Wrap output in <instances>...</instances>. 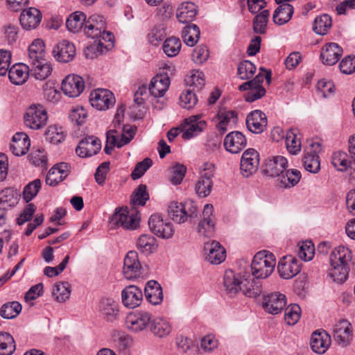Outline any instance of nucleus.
I'll return each mask as SVG.
<instances>
[{
	"label": "nucleus",
	"instance_id": "1",
	"mask_svg": "<svg viewBox=\"0 0 355 355\" xmlns=\"http://www.w3.org/2000/svg\"><path fill=\"white\" fill-rule=\"evenodd\" d=\"M352 259V252L347 247L340 245L331 252L329 256L331 268L329 275L334 282L342 284L346 281Z\"/></svg>",
	"mask_w": 355,
	"mask_h": 355
},
{
	"label": "nucleus",
	"instance_id": "2",
	"mask_svg": "<svg viewBox=\"0 0 355 355\" xmlns=\"http://www.w3.org/2000/svg\"><path fill=\"white\" fill-rule=\"evenodd\" d=\"M275 264L276 261L272 253L266 250L260 251L254 255L252 259V275L258 280L266 279L273 272Z\"/></svg>",
	"mask_w": 355,
	"mask_h": 355
},
{
	"label": "nucleus",
	"instance_id": "3",
	"mask_svg": "<svg viewBox=\"0 0 355 355\" xmlns=\"http://www.w3.org/2000/svg\"><path fill=\"white\" fill-rule=\"evenodd\" d=\"M261 70L264 71L263 68ZM272 78L271 71H266V73H259L255 78L251 80L247 81L241 84L239 87L241 92L247 91L248 92L245 95V99L248 102H254L262 98L266 94V89L262 86L263 80L266 79L268 85L270 83Z\"/></svg>",
	"mask_w": 355,
	"mask_h": 355
},
{
	"label": "nucleus",
	"instance_id": "4",
	"mask_svg": "<svg viewBox=\"0 0 355 355\" xmlns=\"http://www.w3.org/2000/svg\"><path fill=\"white\" fill-rule=\"evenodd\" d=\"M198 213V208L193 202H172L168 209L169 217L179 224L185 223L189 218H196Z\"/></svg>",
	"mask_w": 355,
	"mask_h": 355
},
{
	"label": "nucleus",
	"instance_id": "5",
	"mask_svg": "<svg viewBox=\"0 0 355 355\" xmlns=\"http://www.w3.org/2000/svg\"><path fill=\"white\" fill-rule=\"evenodd\" d=\"M48 116L44 107L41 104H32L24 115V124L33 130L42 128L47 122Z\"/></svg>",
	"mask_w": 355,
	"mask_h": 355
},
{
	"label": "nucleus",
	"instance_id": "6",
	"mask_svg": "<svg viewBox=\"0 0 355 355\" xmlns=\"http://www.w3.org/2000/svg\"><path fill=\"white\" fill-rule=\"evenodd\" d=\"M123 275L128 279H133L145 276L144 269L141 266L136 251H129L123 261Z\"/></svg>",
	"mask_w": 355,
	"mask_h": 355
},
{
	"label": "nucleus",
	"instance_id": "7",
	"mask_svg": "<svg viewBox=\"0 0 355 355\" xmlns=\"http://www.w3.org/2000/svg\"><path fill=\"white\" fill-rule=\"evenodd\" d=\"M322 148L319 142L311 141L309 148L305 150L302 159L304 168L312 173H317L320 169L318 154Z\"/></svg>",
	"mask_w": 355,
	"mask_h": 355
},
{
	"label": "nucleus",
	"instance_id": "8",
	"mask_svg": "<svg viewBox=\"0 0 355 355\" xmlns=\"http://www.w3.org/2000/svg\"><path fill=\"white\" fill-rule=\"evenodd\" d=\"M148 226L150 231L162 239H170L174 234V230L171 223L164 220L158 214H153L148 220Z\"/></svg>",
	"mask_w": 355,
	"mask_h": 355
},
{
	"label": "nucleus",
	"instance_id": "9",
	"mask_svg": "<svg viewBox=\"0 0 355 355\" xmlns=\"http://www.w3.org/2000/svg\"><path fill=\"white\" fill-rule=\"evenodd\" d=\"M91 105L99 110H105L113 106L115 103L114 94L108 89H97L89 95Z\"/></svg>",
	"mask_w": 355,
	"mask_h": 355
},
{
	"label": "nucleus",
	"instance_id": "10",
	"mask_svg": "<svg viewBox=\"0 0 355 355\" xmlns=\"http://www.w3.org/2000/svg\"><path fill=\"white\" fill-rule=\"evenodd\" d=\"M259 164V153L253 148L247 149L241 159L240 169L242 175L245 178L250 177L257 171Z\"/></svg>",
	"mask_w": 355,
	"mask_h": 355
},
{
	"label": "nucleus",
	"instance_id": "11",
	"mask_svg": "<svg viewBox=\"0 0 355 355\" xmlns=\"http://www.w3.org/2000/svg\"><path fill=\"white\" fill-rule=\"evenodd\" d=\"M214 166L211 164H205L203 171L201 172L200 179L196 184V191L199 197L204 198L211 193L214 177Z\"/></svg>",
	"mask_w": 355,
	"mask_h": 355
},
{
	"label": "nucleus",
	"instance_id": "12",
	"mask_svg": "<svg viewBox=\"0 0 355 355\" xmlns=\"http://www.w3.org/2000/svg\"><path fill=\"white\" fill-rule=\"evenodd\" d=\"M101 149V141L95 136H87L82 139L76 148V154L80 157L96 155Z\"/></svg>",
	"mask_w": 355,
	"mask_h": 355
},
{
	"label": "nucleus",
	"instance_id": "13",
	"mask_svg": "<svg viewBox=\"0 0 355 355\" xmlns=\"http://www.w3.org/2000/svg\"><path fill=\"white\" fill-rule=\"evenodd\" d=\"M151 315L146 311H135L129 313L125 320L126 327L135 332L145 329L150 324Z\"/></svg>",
	"mask_w": 355,
	"mask_h": 355
},
{
	"label": "nucleus",
	"instance_id": "14",
	"mask_svg": "<svg viewBox=\"0 0 355 355\" xmlns=\"http://www.w3.org/2000/svg\"><path fill=\"white\" fill-rule=\"evenodd\" d=\"M52 53L56 60L67 63L73 60L76 51L73 43L68 40H62L55 46Z\"/></svg>",
	"mask_w": 355,
	"mask_h": 355
},
{
	"label": "nucleus",
	"instance_id": "15",
	"mask_svg": "<svg viewBox=\"0 0 355 355\" xmlns=\"http://www.w3.org/2000/svg\"><path fill=\"white\" fill-rule=\"evenodd\" d=\"M245 123L250 132L260 134L266 130L268 120L265 113L259 110H255L248 114Z\"/></svg>",
	"mask_w": 355,
	"mask_h": 355
},
{
	"label": "nucleus",
	"instance_id": "16",
	"mask_svg": "<svg viewBox=\"0 0 355 355\" xmlns=\"http://www.w3.org/2000/svg\"><path fill=\"white\" fill-rule=\"evenodd\" d=\"M85 83L82 77L76 75L67 76L62 83V90L69 97H77L84 90Z\"/></svg>",
	"mask_w": 355,
	"mask_h": 355
},
{
	"label": "nucleus",
	"instance_id": "17",
	"mask_svg": "<svg viewBox=\"0 0 355 355\" xmlns=\"http://www.w3.org/2000/svg\"><path fill=\"white\" fill-rule=\"evenodd\" d=\"M213 209V205L211 204H207L205 206L202 219L200 220L198 226L199 234L205 237L212 236L215 232V221L212 217Z\"/></svg>",
	"mask_w": 355,
	"mask_h": 355
},
{
	"label": "nucleus",
	"instance_id": "18",
	"mask_svg": "<svg viewBox=\"0 0 355 355\" xmlns=\"http://www.w3.org/2000/svg\"><path fill=\"white\" fill-rule=\"evenodd\" d=\"M129 218V209L125 207H118L114 213L110 217V223L114 227H121L125 230H133L137 228V220L130 219L129 222L126 219Z\"/></svg>",
	"mask_w": 355,
	"mask_h": 355
},
{
	"label": "nucleus",
	"instance_id": "19",
	"mask_svg": "<svg viewBox=\"0 0 355 355\" xmlns=\"http://www.w3.org/2000/svg\"><path fill=\"white\" fill-rule=\"evenodd\" d=\"M286 304L285 295L280 293H270L264 297L263 308L270 314L276 315L282 312Z\"/></svg>",
	"mask_w": 355,
	"mask_h": 355
},
{
	"label": "nucleus",
	"instance_id": "20",
	"mask_svg": "<svg viewBox=\"0 0 355 355\" xmlns=\"http://www.w3.org/2000/svg\"><path fill=\"white\" fill-rule=\"evenodd\" d=\"M333 336L338 345L347 347L352 340L351 324L346 320H340L334 326Z\"/></svg>",
	"mask_w": 355,
	"mask_h": 355
},
{
	"label": "nucleus",
	"instance_id": "21",
	"mask_svg": "<svg viewBox=\"0 0 355 355\" xmlns=\"http://www.w3.org/2000/svg\"><path fill=\"white\" fill-rule=\"evenodd\" d=\"M287 164V159L284 157H274L266 161L263 173L268 176L277 178V179L286 170Z\"/></svg>",
	"mask_w": 355,
	"mask_h": 355
},
{
	"label": "nucleus",
	"instance_id": "22",
	"mask_svg": "<svg viewBox=\"0 0 355 355\" xmlns=\"http://www.w3.org/2000/svg\"><path fill=\"white\" fill-rule=\"evenodd\" d=\"M123 305L130 309H134L140 305L143 300L141 290L134 285L126 286L121 293Z\"/></svg>",
	"mask_w": 355,
	"mask_h": 355
},
{
	"label": "nucleus",
	"instance_id": "23",
	"mask_svg": "<svg viewBox=\"0 0 355 355\" xmlns=\"http://www.w3.org/2000/svg\"><path fill=\"white\" fill-rule=\"evenodd\" d=\"M243 276L236 273L232 270H227L223 277V286L227 295L232 297L241 290Z\"/></svg>",
	"mask_w": 355,
	"mask_h": 355
},
{
	"label": "nucleus",
	"instance_id": "24",
	"mask_svg": "<svg viewBox=\"0 0 355 355\" xmlns=\"http://www.w3.org/2000/svg\"><path fill=\"white\" fill-rule=\"evenodd\" d=\"M330 345L331 337L326 331L316 330L312 334L310 346L314 352L322 354L327 352Z\"/></svg>",
	"mask_w": 355,
	"mask_h": 355
},
{
	"label": "nucleus",
	"instance_id": "25",
	"mask_svg": "<svg viewBox=\"0 0 355 355\" xmlns=\"http://www.w3.org/2000/svg\"><path fill=\"white\" fill-rule=\"evenodd\" d=\"M28 63L31 76L37 80H44L51 74L52 66L45 58L37 59V61H28Z\"/></svg>",
	"mask_w": 355,
	"mask_h": 355
},
{
	"label": "nucleus",
	"instance_id": "26",
	"mask_svg": "<svg viewBox=\"0 0 355 355\" xmlns=\"http://www.w3.org/2000/svg\"><path fill=\"white\" fill-rule=\"evenodd\" d=\"M246 144V139L243 133L233 131L226 135L223 144L227 151L236 154L243 149Z\"/></svg>",
	"mask_w": 355,
	"mask_h": 355
},
{
	"label": "nucleus",
	"instance_id": "27",
	"mask_svg": "<svg viewBox=\"0 0 355 355\" xmlns=\"http://www.w3.org/2000/svg\"><path fill=\"white\" fill-rule=\"evenodd\" d=\"M207 123L205 121H200L196 116H192L186 119L184 121L183 132L182 137L185 139H190L203 131Z\"/></svg>",
	"mask_w": 355,
	"mask_h": 355
},
{
	"label": "nucleus",
	"instance_id": "28",
	"mask_svg": "<svg viewBox=\"0 0 355 355\" xmlns=\"http://www.w3.org/2000/svg\"><path fill=\"white\" fill-rule=\"evenodd\" d=\"M343 54V49L336 43L326 44L322 49L320 58L327 65H334Z\"/></svg>",
	"mask_w": 355,
	"mask_h": 355
},
{
	"label": "nucleus",
	"instance_id": "29",
	"mask_svg": "<svg viewBox=\"0 0 355 355\" xmlns=\"http://www.w3.org/2000/svg\"><path fill=\"white\" fill-rule=\"evenodd\" d=\"M277 270L281 277L288 279L300 272V267L297 260L290 257L279 262Z\"/></svg>",
	"mask_w": 355,
	"mask_h": 355
},
{
	"label": "nucleus",
	"instance_id": "30",
	"mask_svg": "<svg viewBox=\"0 0 355 355\" xmlns=\"http://www.w3.org/2000/svg\"><path fill=\"white\" fill-rule=\"evenodd\" d=\"M28 64L17 63L8 70V77L10 82L16 85L24 84L31 76Z\"/></svg>",
	"mask_w": 355,
	"mask_h": 355
},
{
	"label": "nucleus",
	"instance_id": "31",
	"mask_svg": "<svg viewBox=\"0 0 355 355\" xmlns=\"http://www.w3.org/2000/svg\"><path fill=\"white\" fill-rule=\"evenodd\" d=\"M170 80L167 74H157L152 78L148 91L156 98L162 97L168 90Z\"/></svg>",
	"mask_w": 355,
	"mask_h": 355
},
{
	"label": "nucleus",
	"instance_id": "32",
	"mask_svg": "<svg viewBox=\"0 0 355 355\" xmlns=\"http://www.w3.org/2000/svg\"><path fill=\"white\" fill-rule=\"evenodd\" d=\"M106 28L105 21L103 16L93 15L85 22L84 31L92 38L98 37V35Z\"/></svg>",
	"mask_w": 355,
	"mask_h": 355
},
{
	"label": "nucleus",
	"instance_id": "33",
	"mask_svg": "<svg viewBox=\"0 0 355 355\" xmlns=\"http://www.w3.org/2000/svg\"><path fill=\"white\" fill-rule=\"evenodd\" d=\"M205 250L208 251L206 259L212 264H219L225 259V250L218 241L207 243Z\"/></svg>",
	"mask_w": 355,
	"mask_h": 355
},
{
	"label": "nucleus",
	"instance_id": "34",
	"mask_svg": "<svg viewBox=\"0 0 355 355\" xmlns=\"http://www.w3.org/2000/svg\"><path fill=\"white\" fill-rule=\"evenodd\" d=\"M10 144V150L16 156H21L27 153L31 146L28 136L24 132H17L14 135Z\"/></svg>",
	"mask_w": 355,
	"mask_h": 355
},
{
	"label": "nucleus",
	"instance_id": "35",
	"mask_svg": "<svg viewBox=\"0 0 355 355\" xmlns=\"http://www.w3.org/2000/svg\"><path fill=\"white\" fill-rule=\"evenodd\" d=\"M42 15L40 11L35 8H31L28 10L23 11L19 17V21L26 30L35 28L40 23Z\"/></svg>",
	"mask_w": 355,
	"mask_h": 355
},
{
	"label": "nucleus",
	"instance_id": "36",
	"mask_svg": "<svg viewBox=\"0 0 355 355\" xmlns=\"http://www.w3.org/2000/svg\"><path fill=\"white\" fill-rule=\"evenodd\" d=\"M241 291L247 297H257L263 291L261 282L254 277L252 278L250 276L246 278L243 277Z\"/></svg>",
	"mask_w": 355,
	"mask_h": 355
},
{
	"label": "nucleus",
	"instance_id": "37",
	"mask_svg": "<svg viewBox=\"0 0 355 355\" xmlns=\"http://www.w3.org/2000/svg\"><path fill=\"white\" fill-rule=\"evenodd\" d=\"M144 293L147 300L152 304L157 305L163 301L162 288L160 284L155 280L147 282Z\"/></svg>",
	"mask_w": 355,
	"mask_h": 355
},
{
	"label": "nucleus",
	"instance_id": "38",
	"mask_svg": "<svg viewBox=\"0 0 355 355\" xmlns=\"http://www.w3.org/2000/svg\"><path fill=\"white\" fill-rule=\"evenodd\" d=\"M100 311L105 318L109 322H113L118 319L119 304L111 298H103L100 302Z\"/></svg>",
	"mask_w": 355,
	"mask_h": 355
},
{
	"label": "nucleus",
	"instance_id": "39",
	"mask_svg": "<svg viewBox=\"0 0 355 355\" xmlns=\"http://www.w3.org/2000/svg\"><path fill=\"white\" fill-rule=\"evenodd\" d=\"M301 178V173L297 169L284 171L276 180V185L279 188H291L296 185Z\"/></svg>",
	"mask_w": 355,
	"mask_h": 355
},
{
	"label": "nucleus",
	"instance_id": "40",
	"mask_svg": "<svg viewBox=\"0 0 355 355\" xmlns=\"http://www.w3.org/2000/svg\"><path fill=\"white\" fill-rule=\"evenodd\" d=\"M301 178V173L297 169L284 171L276 180V185L279 188H291L296 185Z\"/></svg>",
	"mask_w": 355,
	"mask_h": 355
},
{
	"label": "nucleus",
	"instance_id": "41",
	"mask_svg": "<svg viewBox=\"0 0 355 355\" xmlns=\"http://www.w3.org/2000/svg\"><path fill=\"white\" fill-rule=\"evenodd\" d=\"M197 10L196 5L191 2H185L178 8L176 17L182 24H190L196 17Z\"/></svg>",
	"mask_w": 355,
	"mask_h": 355
},
{
	"label": "nucleus",
	"instance_id": "42",
	"mask_svg": "<svg viewBox=\"0 0 355 355\" xmlns=\"http://www.w3.org/2000/svg\"><path fill=\"white\" fill-rule=\"evenodd\" d=\"M279 5L274 12L272 20L277 25H283L291 19L294 8L292 5L288 3Z\"/></svg>",
	"mask_w": 355,
	"mask_h": 355
},
{
	"label": "nucleus",
	"instance_id": "43",
	"mask_svg": "<svg viewBox=\"0 0 355 355\" xmlns=\"http://www.w3.org/2000/svg\"><path fill=\"white\" fill-rule=\"evenodd\" d=\"M219 121L216 125L218 130L221 135H223L232 124L234 125L237 122V114L232 110L220 111L218 114Z\"/></svg>",
	"mask_w": 355,
	"mask_h": 355
},
{
	"label": "nucleus",
	"instance_id": "44",
	"mask_svg": "<svg viewBox=\"0 0 355 355\" xmlns=\"http://www.w3.org/2000/svg\"><path fill=\"white\" fill-rule=\"evenodd\" d=\"M21 194L17 189L13 188H6L0 193V205L6 209L15 206L19 199Z\"/></svg>",
	"mask_w": 355,
	"mask_h": 355
},
{
	"label": "nucleus",
	"instance_id": "45",
	"mask_svg": "<svg viewBox=\"0 0 355 355\" xmlns=\"http://www.w3.org/2000/svg\"><path fill=\"white\" fill-rule=\"evenodd\" d=\"M150 327L153 334L159 338L168 335L171 331V326L169 322L161 318L151 320Z\"/></svg>",
	"mask_w": 355,
	"mask_h": 355
},
{
	"label": "nucleus",
	"instance_id": "46",
	"mask_svg": "<svg viewBox=\"0 0 355 355\" xmlns=\"http://www.w3.org/2000/svg\"><path fill=\"white\" fill-rule=\"evenodd\" d=\"M200 29L193 24L187 25L182 30V37L184 43L189 46H193L200 38Z\"/></svg>",
	"mask_w": 355,
	"mask_h": 355
},
{
	"label": "nucleus",
	"instance_id": "47",
	"mask_svg": "<svg viewBox=\"0 0 355 355\" xmlns=\"http://www.w3.org/2000/svg\"><path fill=\"white\" fill-rule=\"evenodd\" d=\"M85 22L86 15L82 12L76 11L68 17L66 26L69 31L77 33L85 25Z\"/></svg>",
	"mask_w": 355,
	"mask_h": 355
},
{
	"label": "nucleus",
	"instance_id": "48",
	"mask_svg": "<svg viewBox=\"0 0 355 355\" xmlns=\"http://www.w3.org/2000/svg\"><path fill=\"white\" fill-rule=\"evenodd\" d=\"M137 248L143 253L150 254L157 248L156 239L148 234H141L137 239Z\"/></svg>",
	"mask_w": 355,
	"mask_h": 355
},
{
	"label": "nucleus",
	"instance_id": "49",
	"mask_svg": "<svg viewBox=\"0 0 355 355\" xmlns=\"http://www.w3.org/2000/svg\"><path fill=\"white\" fill-rule=\"evenodd\" d=\"M331 25V17L324 14L315 19L313 29L316 34L323 35L327 34Z\"/></svg>",
	"mask_w": 355,
	"mask_h": 355
},
{
	"label": "nucleus",
	"instance_id": "50",
	"mask_svg": "<svg viewBox=\"0 0 355 355\" xmlns=\"http://www.w3.org/2000/svg\"><path fill=\"white\" fill-rule=\"evenodd\" d=\"M44 44L43 41L40 39L35 40L28 46V61H37V59H43L44 58Z\"/></svg>",
	"mask_w": 355,
	"mask_h": 355
},
{
	"label": "nucleus",
	"instance_id": "51",
	"mask_svg": "<svg viewBox=\"0 0 355 355\" xmlns=\"http://www.w3.org/2000/svg\"><path fill=\"white\" fill-rule=\"evenodd\" d=\"M148 199L147 187L145 184H139L131 195L130 203L133 207L137 205L144 206Z\"/></svg>",
	"mask_w": 355,
	"mask_h": 355
},
{
	"label": "nucleus",
	"instance_id": "52",
	"mask_svg": "<svg viewBox=\"0 0 355 355\" xmlns=\"http://www.w3.org/2000/svg\"><path fill=\"white\" fill-rule=\"evenodd\" d=\"M21 309V304L17 301L8 302L1 307L0 315L5 319H12L20 313Z\"/></svg>",
	"mask_w": 355,
	"mask_h": 355
},
{
	"label": "nucleus",
	"instance_id": "53",
	"mask_svg": "<svg viewBox=\"0 0 355 355\" xmlns=\"http://www.w3.org/2000/svg\"><path fill=\"white\" fill-rule=\"evenodd\" d=\"M15 350L13 337L7 332H0V355H11Z\"/></svg>",
	"mask_w": 355,
	"mask_h": 355
},
{
	"label": "nucleus",
	"instance_id": "54",
	"mask_svg": "<svg viewBox=\"0 0 355 355\" xmlns=\"http://www.w3.org/2000/svg\"><path fill=\"white\" fill-rule=\"evenodd\" d=\"M270 16V12L264 10L257 15L253 19V31L257 34H265L266 26Z\"/></svg>",
	"mask_w": 355,
	"mask_h": 355
},
{
	"label": "nucleus",
	"instance_id": "55",
	"mask_svg": "<svg viewBox=\"0 0 355 355\" xmlns=\"http://www.w3.org/2000/svg\"><path fill=\"white\" fill-rule=\"evenodd\" d=\"M331 163L340 171H345L348 168H352V161L349 159V155L343 151L333 154Z\"/></svg>",
	"mask_w": 355,
	"mask_h": 355
},
{
	"label": "nucleus",
	"instance_id": "56",
	"mask_svg": "<svg viewBox=\"0 0 355 355\" xmlns=\"http://www.w3.org/2000/svg\"><path fill=\"white\" fill-rule=\"evenodd\" d=\"M52 295L57 302H65L70 296L69 283L65 282L55 284L53 287Z\"/></svg>",
	"mask_w": 355,
	"mask_h": 355
},
{
	"label": "nucleus",
	"instance_id": "57",
	"mask_svg": "<svg viewBox=\"0 0 355 355\" xmlns=\"http://www.w3.org/2000/svg\"><path fill=\"white\" fill-rule=\"evenodd\" d=\"M297 130H290L286 136L285 141L288 150L293 155H296L301 150V141L297 138Z\"/></svg>",
	"mask_w": 355,
	"mask_h": 355
},
{
	"label": "nucleus",
	"instance_id": "58",
	"mask_svg": "<svg viewBox=\"0 0 355 355\" xmlns=\"http://www.w3.org/2000/svg\"><path fill=\"white\" fill-rule=\"evenodd\" d=\"M181 46L182 44L180 39L171 37L164 41L162 49L167 56L173 57L178 54Z\"/></svg>",
	"mask_w": 355,
	"mask_h": 355
},
{
	"label": "nucleus",
	"instance_id": "59",
	"mask_svg": "<svg viewBox=\"0 0 355 355\" xmlns=\"http://www.w3.org/2000/svg\"><path fill=\"white\" fill-rule=\"evenodd\" d=\"M198 102L196 92L194 89H188L180 96V103L182 108L190 110L194 107Z\"/></svg>",
	"mask_w": 355,
	"mask_h": 355
},
{
	"label": "nucleus",
	"instance_id": "60",
	"mask_svg": "<svg viewBox=\"0 0 355 355\" xmlns=\"http://www.w3.org/2000/svg\"><path fill=\"white\" fill-rule=\"evenodd\" d=\"M45 136L46 141L53 144L62 142L65 137L62 128H58L56 125L49 126L45 132Z\"/></svg>",
	"mask_w": 355,
	"mask_h": 355
},
{
	"label": "nucleus",
	"instance_id": "61",
	"mask_svg": "<svg viewBox=\"0 0 355 355\" xmlns=\"http://www.w3.org/2000/svg\"><path fill=\"white\" fill-rule=\"evenodd\" d=\"M256 66L249 60H244L238 66V74L241 79L248 80L251 78L256 71Z\"/></svg>",
	"mask_w": 355,
	"mask_h": 355
},
{
	"label": "nucleus",
	"instance_id": "62",
	"mask_svg": "<svg viewBox=\"0 0 355 355\" xmlns=\"http://www.w3.org/2000/svg\"><path fill=\"white\" fill-rule=\"evenodd\" d=\"M41 188V181L40 179H36L33 182L28 183L24 189L23 198L26 202H30L34 197L36 196L38 191Z\"/></svg>",
	"mask_w": 355,
	"mask_h": 355
},
{
	"label": "nucleus",
	"instance_id": "63",
	"mask_svg": "<svg viewBox=\"0 0 355 355\" xmlns=\"http://www.w3.org/2000/svg\"><path fill=\"white\" fill-rule=\"evenodd\" d=\"M301 309L299 305L294 304L285 309L284 319L289 325H294L300 319Z\"/></svg>",
	"mask_w": 355,
	"mask_h": 355
},
{
	"label": "nucleus",
	"instance_id": "64",
	"mask_svg": "<svg viewBox=\"0 0 355 355\" xmlns=\"http://www.w3.org/2000/svg\"><path fill=\"white\" fill-rule=\"evenodd\" d=\"M96 38L98 39L96 50L101 53H103V48L108 50L109 48L113 46L114 36L110 32L105 31V29Z\"/></svg>",
	"mask_w": 355,
	"mask_h": 355
}]
</instances>
